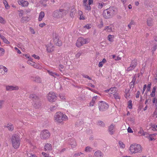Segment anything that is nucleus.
I'll use <instances>...</instances> for the list:
<instances>
[{
	"label": "nucleus",
	"instance_id": "obj_1",
	"mask_svg": "<svg viewBox=\"0 0 157 157\" xmlns=\"http://www.w3.org/2000/svg\"><path fill=\"white\" fill-rule=\"evenodd\" d=\"M67 117L63 113L60 112H57L54 116V121L57 123L62 124L64 123V122L68 120Z\"/></svg>",
	"mask_w": 157,
	"mask_h": 157
},
{
	"label": "nucleus",
	"instance_id": "obj_2",
	"mask_svg": "<svg viewBox=\"0 0 157 157\" xmlns=\"http://www.w3.org/2000/svg\"><path fill=\"white\" fill-rule=\"evenodd\" d=\"M117 9L114 7H110L105 10L103 13V17L106 19L109 18L113 17L117 13Z\"/></svg>",
	"mask_w": 157,
	"mask_h": 157
},
{
	"label": "nucleus",
	"instance_id": "obj_3",
	"mask_svg": "<svg viewBox=\"0 0 157 157\" xmlns=\"http://www.w3.org/2000/svg\"><path fill=\"white\" fill-rule=\"evenodd\" d=\"M12 145L15 149L18 148L20 145V140L19 136L16 134L12 136L11 139Z\"/></svg>",
	"mask_w": 157,
	"mask_h": 157
},
{
	"label": "nucleus",
	"instance_id": "obj_4",
	"mask_svg": "<svg viewBox=\"0 0 157 157\" xmlns=\"http://www.w3.org/2000/svg\"><path fill=\"white\" fill-rule=\"evenodd\" d=\"M129 150L132 154L140 153L142 151V148L140 144H132L129 147Z\"/></svg>",
	"mask_w": 157,
	"mask_h": 157
},
{
	"label": "nucleus",
	"instance_id": "obj_5",
	"mask_svg": "<svg viewBox=\"0 0 157 157\" xmlns=\"http://www.w3.org/2000/svg\"><path fill=\"white\" fill-rule=\"evenodd\" d=\"M89 42V40L88 38L84 39L82 37H79L78 39L76 45L77 47H79L84 44H87Z\"/></svg>",
	"mask_w": 157,
	"mask_h": 157
},
{
	"label": "nucleus",
	"instance_id": "obj_6",
	"mask_svg": "<svg viewBox=\"0 0 157 157\" xmlns=\"http://www.w3.org/2000/svg\"><path fill=\"white\" fill-rule=\"evenodd\" d=\"M98 107L100 111H104L108 109L109 105L106 103L102 101H100L98 104Z\"/></svg>",
	"mask_w": 157,
	"mask_h": 157
},
{
	"label": "nucleus",
	"instance_id": "obj_7",
	"mask_svg": "<svg viewBox=\"0 0 157 157\" xmlns=\"http://www.w3.org/2000/svg\"><path fill=\"white\" fill-rule=\"evenodd\" d=\"M47 98L49 101L52 102L56 101L57 96L54 93L50 92L48 94Z\"/></svg>",
	"mask_w": 157,
	"mask_h": 157
},
{
	"label": "nucleus",
	"instance_id": "obj_8",
	"mask_svg": "<svg viewBox=\"0 0 157 157\" xmlns=\"http://www.w3.org/2000/svg\"><path fill=\"white\" fill-rule=\"evenodd\" d=\"M50 133L48 130H44L41 132V138L43 139H48L50 136Z\"/></svg>",
	"mask_w": 157,
	"mask_h": 157
},
{
	"label": "nucleus",
	"instance_id": "obj_9",
	"mask_svg": "<svg viewBox=\"0 0 157 157\" xmlns=\"http://www.w3.org/2000/svg\"><path fill=\"white\" fill-rule=\"evenodd\" d=\"M32 105L36 109H38L40 107L41 103L39 98H38V99L34 100L32 103Z\"/></svg>",
	"mask_w": 157,
	"mask_h": 157
},
{
	"label": "nucleus",
	"instance_id": "obj_10",
	"mask_svg": "<svg viewBox=\"0 0 157 157\" xmlns=\"http://www.w3.org/2000/svg\"><path fill=\"white\" fill-rule=\"evenodd\" d=\"M6 88L7 91H11L12 90H17L19 89V87L17 86H6Z\"/></svg>",
	"mask_w": 157,
	"mask_h": 157
},
{
	"label": "nucleus",
	"instance_id": "obj_11",
	"mask_svg": "<svg viewBox=\"0 0 157 157\" xmlns=\"http://www.w3.org/2000/svg\"><path fill=\"white\" fill-rule=\"evenodd\" d=\"M52 16L55 18H59L62 17L60 9L54 11L52 14Z\"/></svg>",
	"mask_w": 157,
	"mask_h": 157
},
{
	"label": "nucleus",
	"instance_id": "obj_12",
	"mask_svg": "<svg viewBox=\"0 0 157 157\" xmlns=\"http://www.w3.org/2000/svg\"><path fill=\"white\" fill-rule=\"evenodd\" d=\"M54 42L55 44L58 46H60L62 45V42L59 39V36L56 34L55 35V37L53 38Z\"/></svg>",
	"mask_w": 157,
	"mask_h": 157
},
{
	"label": "nucleus",
	"instance_id": "obj_13",
	"mask_svg": "<svg viewBox=\"0 0 157 157\" xmlns=\"http://www.w3.org/2000/svg\"><path fill=\"white\" fill-rule=\"evenodd\" d=\"M104 30L109 32H113L114 30V26L111 24L108 26H105Z\"/></svg>",
	"mask_w": 157,
	"mask_h": 157
},
{
	"label": "nucleus",
	"instance_id": "obj_14",
	"mask_svg": "<svg viewBox=\"0 0 157 157\" xmlns=\"http://www.w3.org/2000/svg\"><path fill=\"white\" fill-rule=\"evenodd\" d=\"M115 127V125L112 124L109 127V133L111 135H112L113 134L114 132V128Z\"/></svg>",
	"mask_w": 157,
	"mask_h": 157
},
{
	"label": "nucleus",
	"instance_id": "obj_15",
	"mask_svg": "<svg viewBox=\"0 0 157 157\" xmlns=\"http://www.w3.org/2000/svg\"><path fill=\"white\" fill-rule=\"evenodd\" d=\"M94 156L95 157H103L104 155L101 151L98 150L94 153Z\"/></svg>",
	"mask_w": 157,
	"mask_h": 157
},
{
	"label": "nucleus",
	"instance_id": "obj_16",
	"mask_svg": "<svg viewBox=\"0 0 157 157\" xmlns=\"http://www.w3.org/2000/svg\"><path fill=\"white\" fill-rule=\"evenodd\" d=\"M76 13V10L73 7L70 8V14L71 17H73Z\"/></svg>",
	"mask_w": 157,
	"mask_h": 157
},
{
	"label": "nucleus",
	"instance_id": "obj_17",
	"mask_svg": "<svg viewBox=\"0 0 157 157\" xmlns=\"http://www.w3.org/2000/svg\"><path fill=\"white\" fill-rule=\"evenodd\" d=\"M31 78H33V80L37 83H40L41 82V79L38 76H36L35 77L33 76H32Z\"/></svg>",
	"mask_w": 157,
	"mask_h": 157
},
{
	"label": "nucleus",
	"instance_id": "obj_18",
	"mask_svg": "<svg viewBox=\"0 0 157 157\" xmlns=\"http://www.w3.org/2000/svg\"><path fill=\"white\" fill-rule=\"evenodd\" d=\"M45 151H50L52 149L51 144L49 143H47L45 144L44 147Z\"/></svg>",
	"mask_w": 157,
	"mask_h": 157
},
{
	"label": "nucleus",
	"instance_id": "obj_19",
	"mask_svg": "<svg viewBox=\"0 0 157 157\" xmlns=\"http://www.w3.org/2000/svg\"><path fill=\"white\" fill-rule=\"evenodd\" d=\"M6 127L8 128V130L12 132L13 130V126L10 123L6 125Z\"/></svg>",
	"mask_w": 157,
	"mask_h": 157
},
{
	"label": "nucleus",
	"instance_id": "obj_20",
	"mask_svg": "<svg viewBox=\"0 0 157 157\" xmlns=\"http://www.w3.org/2000/svg\"><path fill=\"white\" fill-rule=\"evenodd\" d=\"M117 91V88L115 87H111L110 88L109 94H115Z\"/></svg>",
	"mask_w": 157,
	"mask_h": 157
},
{
	"label": "nucleus",
	"instance_id": "obj_21",
	"mask_svg": "<svg viewBox=\"0 0 157 157\" xmlns=\"http://www.w3.org/2000/svg\"><path fill=\"white\" fill-rule=\"evenodd\" d=\"M45 14L43 11H41L39 13V15L38 17V20L39 21H42L43 18L44 17Z\"/></svg>",
	"mask_w": 157,
	"mask_h": 157
},
{
	"label": "nucleus",
	"instance_id": "obj_22",
	"mask_svg": "<svg viewBox=\"0 0 157 157\" xmlns=\"http://www.w3.org/2000/svg\"><path fill=\"white\" fill-rule=\"evenodd\" d=\"M29 98L30 99H32L33 101H34V100H36L37 99H38L39 97L36 96L35 94H32L30 95L29 96Z\"/></svg>",
	"mask_w": 157,
	"mask_h": 157
},
{
	"label": "nucleus",
	"instance_id": "obj_23",
	"mask_svg": "<svg viewBox=\"0 0 157 157\" xmlns=\"http://www.w3.org/2000/svg\"><path fill=\"white\" fill-rule=\"evenodd\" d=\"M47 50L49 52H50L53 51L54 50V48L52 44H50V46H47Z\"/></svg>",
	"mask_w": 157,
	"mask_h": 157
},
{
	"label": "nucleus",
	"instance_id": "obj_24",
	"mask_svg": "<svg viewBox=\"0 0 157 157\" xmlns=\"http://www.w3.org/2000/svg\"><path fill=\"white\" fill-rule=\"evenodd\" d=\"M18 3L20 5H21L23 7L27 6L29 5V2L25 0L23 1V2H19Z\"/></svg>",
	"mask_w": 157,
	"mask_h": 157
},
{
	"label": "nucleus",
	"instance_id": "obj_25",
	"mask_svg": "<svg viewBox=\"0 0 157 157\" xmlns=\"http://www.w3.org/2000/svg\"><path fill=\"white\" fill-rule=\"evenodd\" d=\"M47 71L50 75H51L53 77H54L55 76H59V75L58 74L56 73L53 72L51 71L50 70H48Z\"/></svg>",
	"mask_w": 157,
	"mask_h": 157
},
{
	"label": "nucleus",
	"instance_id": "obj_26",
	"mask_svg": "<svg viewBox=\"0 0 157 157\" xmlns=\"http://www.w3.org/2000/svg\"><path fill=\"white\" fill-rule=\"evenodd\" d=\"M130 90L128 89H126L125 91V97L127 99L129 98L130 96Z\"/></svg>",
	"mask_w": 157,
	"mask_h": 157
},
{
	"label": "nucleus",
	"instance_id": "obj_27",
	"mask_svg": "<svg viewBox=\"0 0 157 157\" xmlns=\"http://www.w3.org/2000/svg\"><path fill=\"white\" fill-rule=\"evenodd\" d=\"M83 6L85 7V10H91V8L89 4H87V3H83Z\"/></svg>",
	"mask_w": 157,
	"mask_h": 157
},
{
	"label": "nucleus",
	"instance_id": "obj_28",
	"mask_svg": "<svg viewBox=\"0 0 157 157\" xmlns=\"http://www.w3.org/2000/svg\"><path fill=\"white\" fill-rule=\"evenodd\" d=\"M0 37L2 39L4 42L6 44H10V42L5 38V37L3 36L0 34Z\"/></svg>",
	"mask_w": 157,
	"mask_h": 157
},
{
	"label": "nucleus",
	"instance_id": "obj_29",
	"mask_svg": "<svg viewBox=\"0 0 157 157\" xmlns=\"http://www.w3.org/2000/svg\"><path fill=\"white\" fill-rule=\"evenodd\" d=\"M153 21L151 18H149L147 20V24L148 26H151L153 25Z\"/></svg>",
	"mask_w": 157,
	"mask_h": 157
},
{
	"label": "nucleus",
	"instance_id": "obj_30",
	"mask_svg": "<svg viewBox=\"0 0 157 157\" xmlns=\"http://www.w3.org/2000/svg\"><path fill=\"white\" fill-rule=\"evenodd\" d=\"M136 80V78L135 76H134L133 77L132 80V82L130 83V87H132L133 86V87L134 86V84L135 83Z\"/></svg>",
	"mask_w": 157,
	"mask_h": 157
},
{
	"label": "nucleus",
	"instance_id": "obj_31",
	"mask_svg": "<svg viewBox=\"0 0 157 157\" xmlns=\"http://www.w3.org/2000/svg\"><path fill=\"white\" fill-rule=\"evenodd\" d=\"M136 65V62L135 60L132 61L130 65L132 68L134 69Z\"/></svg>",
	"mask_w": 157,
	"mask_h": 157
},
{
	"label": "nucleus",
	"instance_id": "obj_32",
	"mask_svg": "<svg viewBox=\"0 0 157 157\" xmlns=\"http://www.w3.org/2000/svg\"><path fill=\"white\" fill-rule=\"evenodd\" d=\"M60 10L61 13L62 17L63 16H65L68 12V11L64 10L62 9H60Z\"/></svg>",
	"mask_w": 157,
	"mask_h": 157
},
{
	"label": "nucleus",
	"instance_id": "obj_33",
	"mask_svg": "<svg viewBox=\"0 0 157 157\" xmlns=\"http://www.w3.org/2000/svg\"><path fill=\"white\" fill-rule=\"evenodd\" d=\"M70 144L71 145L72 148H74L77 145V144L75 140L74 139L72 140L70 143Z\"/></svg>",
	"mask_w": 157,
	"mask_h": 157
},
{
	"label": "nucleus",
	"instance_id": "obj_34",
	"mask_svg": "<svg viewBox=\"0 0 157 157\" xmlns=\"http://www.w3.org/2000/svg\"><path fill=\"white\" fill-rule=\"evenodd\" d=\"M3 3L5 5V8L6 9H8L10 8V6L8 5V2L6 0H3Z\"/></svg>",
	"mask_w": 157,
	"mask_h": 157
},
{
	"label": "nucleus",
	"instance_id": "obj_35",
	"mask_svg": "<svg viewBox=\"0 0 157 157\" xmlns=\"http://www.w3.org/2000/svg\"><path fill=\"white\" fill-rule=\"evenodd\" d=\"M83 54V52L82 51H79L77 54L75 55V58L77 59L80 56Z\"/></svg>",
	"mask_w": 157,
	"mask_h": 157
},
{
	"label": "nucleus",
	"instance_id": "obj_36",
	"mask_svg": "<svg viewBox=\"0 0 157 157\" xmlns=\"http://www.w3.org/2000/svg\"><path fill=\"white\" fill-rule=\"evenodd\" d=\"M27 63L28 64L32 66L34 65V64H35V62L32 61V59L31 58H30L27 61Z\"/></svg>",
	"mask_w": 157,
	"mask_h": 157
},
{
	"label": "nucleus",
	"instance_id": "obj_37",
	"mask_svg": "<svg viewBox=\"0 0 157 157\" xmlns=\"http://www.w3.org/2000/svg\"><path fill=\"white\" fill-rule=\"evenodd\" d=\"M92 148L89 146H87L86 147L85 151L86 152H90L92 151Z\"/></svg>",
	"mask_w": 157,
	"mask_h": 157
},
{
	"label": "nucleus",
	"instance_id": "obj_38",
	"mask_svg": "<svg viewBox=\"0 0 157 157\" xmlns=\"http://www.w3.org/2000/svg\"><path fill=\"white\" fill-rule=\"evenodd\" d=\"M105 5V4L103 2L99 3L98 4V7L99 9H101Z\"/></svg>",
	"mask_w": 157,
	"mask_h": 157
},
{
	"label": "nucleus",
	"instance_id": "obj_39",
	"mask_svg": "<svg viewBox=\"0 0 157 157\" xmlns=\"http://www.w3.org/2000/svg\"><path fill=\"white\" fill-rule=\"evenodd\" d=\"M1 69H3V71H4V74H5V73H6L7 72V69L6 68V67L3 66L2 65H1Z\"/></svg>",
	"mask_w": 157,
	"mask_h": 157
},
{
	"label": "nucleus",
	"instance_id": "obj_40",
	"mask_svg": "<svg viewBox=\"0 0 157 157\" xmlns=\"http://www.w3.org/2000/svg\"><path fill=\"white\" fill-rule=\"evenodd\" d=\"M28 17H23L21 19V21L23 22H26L28 20Z\"/></svg>",
	"mask_w": 157,
	"mask_h": 157
},
{
	"label": "nucleus",
	"instance_id": "obj_41",
	"mask_svg": "<svg viewBox=\"0 0 157 157\" xmlns=\"http://www.w3.org/2000/svg\"><path fill=\"white\" fill-rule=\"evenodd\" d=\"M5 52L4 49L2 48H0V56L3 55Z\"/></svg>",
	"mask_w": 157,
	"mask_h": 157
},
{
	"label": "nucleus",
	"instance_id": "obj_42",
	"mask_svg": "<svg viewBox=\"0 0 157 157\" xmlns=\"http://www.w3.org/2000/svg\"><path fill=\"white\" fill-rule=\"evenodd\" d=\"M114 97L116 99H120V97L119 96V94L116 92L115 94H114Z\"/></svg>",
	"mask_w": 157,
	"mask_h": 157
},
{
	"label": "nucleus",
	"instance_id": "obj_43",
	"mask_svg": "<svg viewBox=\"0 0 157 157\" xmlns=\"http://www.w3.org/2000/svg\"><path fill=\"white\" fill-rule=\"evenodd\" d=\"M119 146L120 147L124 148L125 147V145L123 144V142L121 141H119Z\"/></svg>",
	"mask_w": 157,
	"mask_h": 157
},
{
	"label": "nucleus",
	"instance_id": "obj_44",
	"mask_svg": "<svg viewBox=\"0 0 157 157\" xmlns=\"http://www.w3.org/2000/svg\"><path fill=\"white\" fill-rule=\"evenodd\" d=\"M113 36L111 35H109L108 36V39L109 41L111 42L113 41Z\"/></svg>",
	"mask_w": 157,
	"mask_h": 157
},
{
	"label": "nucleus",
	"instance_id": "obj_45",
	"mask_svg": "<svg viewBox=\"0 0 157 157\" xmlns=\"http://www.w3.org/2000/svg\"><path fill=\"white\" fill-rule=\"evenodd\" d=\"M47 1V0H41L40 1V3L42 4L44 6H46V3Z\"/></svg>",
	"mask_w": 157,
	"mask_h": 157
},
{
	"label": "nucleus",
	"instance_id": "obj_46",
	"mask_svg": "<svg viewBox=\"0 0 157 157\" xmlns=\"http://www.w3.org/2000/svg\"><path fill=\"white\" fill-rule=\"evenodd\" d=\"M4 102V101L3 100H0V109L3 107V105Z\"/></svg>",
	"mask_w": 157,
	"mask_h": 157
},
{
	"label": "nucleus",
	"instance_id": "obj_47",
	"mask_svg": "<svg viewBox=\"0 0 157 157\" xmlns=\"http://www.w3.org/2000/svg\"><path fill=\"white\" fill-rule=\"evenodd\" d=\"M57 106H58L56 105L51 106L50 107V110L52 111H53L54 110L56 109Z\"/></svg>",
	"mask_w": 157,
	"mask_h": 157
},
{
	"label": "nucleus",
	"instance_id": "obj_48",
	"mask_svg": "<svg viewBox=\"0 0 157 157\" xmlns=\"http://www.w3.org/2000/svg\"><path fill=\"white\" fill-rule=\"evenodd\" d=\"M82 124V122H81L80 121H78L75 124V126H76L77 127H79V126H80L81 124Z\"/></svg>",
	"mask_w": 157,
	"mask_h": 157
},
{
	"label": "nucleus",
	"instance_id": "obj_49",
	"mask_svg": "<svg viewBox=\"0 0 157 157\" xmlns=\"http://www.w3.org/2000/svg\"><path fill=\"white\" fill-rule=\"evenodd\" d=\"M103 22L102 21H100V24L98 25V27L99 28L101 29L103 27Z\"/></svg>",
	"mask_w": 157,
	"mask_h": 157
},
{
	"label": "nucleus",
	"instance_id": "obj_50",
	"mask_svg": "<svg viewBox=\"0 0 157 157\" xmlns=\"http://www.w3.org/2000/svg\"><path fill=\"white\" fill-rule=\"evenodd\" d=\"M157 48V45L156 44H155L154 45L153 47L152 48V53H153L155 51Z\"/></svg>",
	"mask_w": 157,
	"mask_h": 157
},
{
	"label": "nucleus",
	"instance_id": "obj_51",
	"mask_svg": "<svg viewBox=\"0 0 157 157\" xmlns=\"http://www.w3.org/2000/svg\"><path fill=\"white\" fill-rule=\"evenodd\" d=\"M98 124L101 127H103L104 126V123L102 121L98 122Z\"/></svg>",
	"mask_w": 157,
	"mask_h": 157
},
{
	"label": "nucleus",
	"instance_id": "obj_52",
	"mask_svg": "<svg viewBox=\"0 0 157 157\" xmlns=\"http://www.w3.org/2000/svg\"><path fill=\"white\" fill-rule=\"evenodd\" d=\"M95 101V100H94L93 99H92V100L90 103V106H93L94 104Z\"/></svg>",
	"mask_w": 157,
	"mask_h": 157
},
{
	"label": "nucleus",
	"instance_id": "obj_53",
	"mask_svg": "<svg viewBox=\"0 0 157 157\" xmlns=\"http://www.w3.org/2000/svg\"><path fill=\"white\" fill-rule=\"evenodd\" d=\"M5 21L4 19L1 17H0V23L4 24Z\"/></svg>",
	"mask_w": 157,
	"mask_h": 157
},
{
	"label": "nucleus",
	"instance_id": "obj_54",
	"mask_svg": "<svg viewBox=\"0 0 157 157\" xmlns=\"http://www.w3.org/2000/svg\"><path fill=\"white\" fill-rule=\"evenodd\" d=\"M29 30L32 34H34L35 33L34 29L32 28V27L29 28Z\"/></svg>",
	"mask_w": 157,
	"mask_h": 157
},
{
	"label": "nucleus",
	"instance_id": "obj_55",
	"mask_svg": "<svg viewBox=\"0 0 157 157\" xmlns=\"http://www.w3.org/2000/svg\"><path fill=\"white\" fill-rule=\"evenodd\" d=\"M82 75L83 76V77L85 78H87L88 79H89V80H91V78L90 77H89L87 75H86L83 74V75Z\"/></svg>",
	"mask_w": 157,
	"mask_h": 157
},
{
	"label": "nucleus",
	"instance_id": "obj_56",
	"mask_svg": "<svg viewBox=\"0 0 157 157\" xmlns=\"http://www.w3.org/2000/svg\"><path fill=\"white\" fill-rule=\"evenodd\" d=\"M42 154L44 156V157H49V155L47 154L44 152H42Z\"/></svg>",
	"mask_w": 157,
	"mask_h": 157
},
{
	"label": "nucleus",
	"instance_id": "obj_57",
	"mask_svg": "<svg viewBox=\"0 0 157 157\" xmlns=\"http://www.w3.org/2000/svg\"><path fill=\"white\" fill-rule=\"evenodd\" d=\"M32 56L34 57L35 59H40V57L36 55L35 54H33Z\"/></svg>",
	"mask_w": 157,
	"mask_h": 157
},
{
	"label": "nucleus",
	"instance_id": "obj_58",
	"mask_svg": "<svg viewBox=\"0 0 157 157\" xmlns=\"http://www.w3.org/2000/svg\"><path fill=\"white\" fill-rule=\"evenodd\" d=\"M83 154V153H82L81 152L77 153L75 154L74 155V156H75V157L79 156L81 154Z\"/></svg>",
	"mask_w": 157,
	"mask_h": 157
},
{
	"label": "nucleus",
	"instance_id": "obj_59",
	"mask_svg": "<svg viewBox=\"0 0 157 157\" xmlns=\"http://www.w3.org/2000/svg\"><path fill=\"white\" fill-rule=\"evenodd\" d=\"M133 69L131 66H130L129 67H128L126 69V71H130L133 70Z\"/></svg>",
	"mask_w": 157,
	"mask_h": 157
},
{
	"label": "nucleus",
	"instance_id": "obj_60",
	"mask_svg": "<svg viewBox=\"0 0 157 157\" xmlns=\"http://www.w3.org/2000/svg\"><path fill=\"white\" fill-rule=\"evenodd\" d=\"M129 104H128V107L129 109H131L132 107V103L131 101H129L128 102Z\"/></svg>",
	"mask_w": 157,
	"mask_h": 157
},
{
	"label": "nucleus",
	"instance_id": "obj_61",
	"mask_svg": "<svg viewBox=\"0 0 157 157\" xmlns=\"http://www.w3.org/2000/svg\"><path fill=\"white\" fill-rule=\"evenodd\" d=\"M128 132L129 133H132L133 132V131L132 129L130 127H128L127 129Z\"/></svg>",
	"mask_w": 157,
	"mask_h": 157
},
{
	"label": "nucleus",
	"instance_id": "obj_62",
	"mask_svg": "<svg viewBox=\"0 0 157 157\" xmlns=\"http://www.w3.org/2000/svg\"><path fill=\"white\" fill-rule=\"evenodd\" d=\"M46 24L44 23H42L40 24L39 25V26L41 28L43 27L44 26H45Z\"/></svg>",
	"mask_w": 157,
	"mask_h": 157
},
{
	"label": "nucleus",
	"instance_id": "obj_63",
	"mask_svg": "<svg viewBox=\"0 0 157 157\" xmlns=\"http://www.w3.org/2000/svg\"><path fill=\"white\" fill-rule=\"evenodd\" d=\"M27 154L28 157H31L33 155L32 153L29 152H27Z\"/></svg>",
	"mask_w": 157,
	"mask_h": 157
},
{
	"label": "nucleus",
	"instance_id": "obj_64",
	"mask_svg": "<svg viewBox=\"0 0 157 157\" xmlns=\"http://www.w3.org/2000/svg\"><path fill=\"white\" fill-rule=\"evenodd\" d=\"M59 97L61 99H65L64 96L62 94H60L59 95Z\"/></svg>",
	"mask_w": 157,
	"mask_h": 157
}]
</instances>
